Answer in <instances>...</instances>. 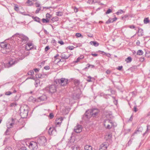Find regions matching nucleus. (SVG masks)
<instances>
[{
    "label": "nucleus",
    "instance_id": "nucleus-27",
    "mask_svg": "<svg viewBox=\"0 0 150 150\" xmlns=\"http://www.w3.org/2000/svg\"><path fill=\"white\" fill-rule=\"evenodd\" d=\"M58 18L57 16H55V17H54L51 19V22H52V23H54V22L55 21H58Z\"/></svg>",
    "mask_w": 150,
    "mask_h": 150
},
{
    "label": "nucleus",
    "instance_id": "nucleus-56",
    "mask_svg": "<svg viewBox=\"0 0 150 150\" xmlns=\"http://www.w3.org/2000/svg\"><path fill=\"white\" fill-rule=\"evenodd\" d=\"M79 83V81L77 80L74 81V83L76 85H78Z\"/></svg>",
    "mask_w": 150,
    "mask_h": 150
},
{
    "label": "nucleus",
    "instance_id": "nucleus-52",
    "mask_svg": "<svg viewBox=\"0 0 150 150\" xmlns=\"http://www.w3.org/2000/svg\"><path fill=\"white\" fill-rule=\"evenodd\" d=\"M56 15L58 16H61L62 15V14L60 12H56Z\"/></svg>",
    "mask_w": 150,
    "mask_h": 150
},
{
    "label": "nucleus",
    "instance_id": "nucleus-8",
    "mask_svg": "<svg viewBox=\"0 0 150 150\" xmlns=\"http://www.w3.org/2000/svg\"><path fill=\"white\" fill-rule=\"evenodd\" d=\"M57 82L62 86L66 85L68 83V79L64 78H62L57 80Z\"/></svg>",
    "mask_w": 150,
    "mask_h": 150
},
{
    "label": "nucleus",
    "instance_id": "nucleus-55",
    "mask_svg": "<svg viewBox=\"0 0 150 150\" xmlns=\"http://www.w3.org/2000/svg\"><path fill=\"white\" fill-rule=\"evenodd\" d=\"M143 30L141 28H139V30L137 32V33H139V32H140V33H141V35L142 36L143 35L142 34V33H143Z\"/></svg>",
    "mask_w": 150,
    "mask_h": 150
},
{
    "label": "nucleus",
    "instance_id": "nucleus-45",
    "mask_svg": "<svg viewBox=\"0 0 150 150\" xmlns=\"http://www.w3.org/2000/svg\"><path fill=\"white\" fill-rule=\"evenodd\" d=\"M76 37H82V35L80 33H77L76 34Z\"/></svg>",
    "mask_w": 150,
    "mask_h": 150
},
{
    "label": "nucleus",
    "instance_id": "nucleus-3",
    "mask_svg": "<svg viewBox=\"0 0 150 150\" xmlns=\"http://www.w3.org/2000/svg\"><path fill=\"white\" fill-rule=\"evenodd\" d=\"M17 35H19V36L17 38V41L18 44L23 45L26 43L28 40L29 38L27 36L22 34H19L18 33H16L13 36V37Z\"/></svg>",
    "mask_w": 150,
    "mask_h": 150
},
{
    "label": "nucleus",
    "instance_id": "nucleus-46",
    "mask_svg": "<svg viewBox=\"0 0 150 150\" xmlns=\"http://www.w3.org/2000/svg\"><path fill=\"white\" fill-rule=\"evenodd\" d=\"M99 95L100 96H103L104 98L106 94H105L103 92H100L99 93Z\"/></svg>",
    "mask_w": 150,
    "mask_h": 150
},
{
    "label": "nucleus",
    "instance_id": "nucleus-33",
    "mask_svg": "<svg viewBox=\"0 0 150 150\" xmlns=\"http://www.w3.org/2000/svg\"><path fill=\"white\" fill-rule=\"evenodd\" d=\"M143 54V51L141 50H139L137 52V54L139 55H142Z\"/></svg>",
    "mask_w": 150,
    "mask_h": 150
},
{
    "label": "nucleus",
    "instance_id": "nucleus-31",
    "mask_svg": "<svg viewBox=\"0 0 150 150\" xmlns=\"http://www.w3.org/2000/svg\"><path fill=\"white\" fill-rule=\"evenodd\" d=\"M125 61L127 63L130 62L132 61V58L131 57H129L125 59Z\"/></svg>",
    "mask_w": 150,
    "mask_h": 150
},
{
    "label": "nucleus",
    "instance_id": "nucleus-10",
    "mask_svg": "<svg viewBox=\"0 0 150 150\" xmlns=\"http://www.w3.org/2000/svg\"><path fill=\"white\" fill-rule=\"evenodd\" d=\"M25 48L28 51H29L33 49H36V47H35L34 45L31 42H28L26 45Z\"/></svg>",
    "mask_w": 150,
    "mask_h": 150
},
{
    "label": "nucleus",
    "instance_id": "nucleus-1",
    "mask_svg": "<svg viewBox=\"0 0 150 150\" xmlns=\"http://www.w3.org/2000/svg\"><path fill=\"white\" fill-rule=\"evenodd\" d=\"M99 112V110L97 108L88 110L86 111L82 117L83 121L85 122L86 123L88 122L91 117H96Z\"/></svg>",
    "mask_w": 150,
    "mask_h": 150
},
{
    "label": "nucleus",
    "instance_id": "nucleus-47",
    "mask_svg": "<svg viewBox=\"0 0 150 150\" xmlns=\"http://www.w3.org/2000/svg\"><path fill=\"white\" fill-rule=\"evenodd\" d=\"M88 79H87V81L88 82H90L92 81L91 80V79L92 78L90 76H88L87 77Z\"/></svg>",
    "mask_w": 150,
    "mask_h": 150
},
{
    "label": "nucleus",
    "instance_id": "nucleus-50",
    "mask_svg": "<svg viewBox=\"0 0 150 150\" xmlns=\"http://www.w3.org/2000/svg\"><path fill=\"white\" fill-rule=\"evenodd\" d=\"M12 93H11L10 91H8L6 92L5 93V94L7 96H9L11 95Z\"/></svg>",
    "mask_w": 150,
    "mask_h": 150
},
{
    "label": "nucleus",
    "instance_id": "nucleus-4",
    "mask_svg": "<svg viewBox=\"0 0 150 150\" xmlns=\"http://www.w3.org/2000/svg\"><path fill=\"white\" fill-rule=\"evenodd\" d=\"M104 126L107 129H110L112 127H114L116 126L117 124L114 122H113L112 121L109 119H106L104 120Z\"/></svg>",
    "mask_w": 150,
    "mask_h": 150
},
{
    "label": "nucleus",
    "instance_id": "nucleus-15",
    "mask_svg": "<svg viewBox=\"0 0 150 150\" xmlns=\"http://www.w3.org/2000/svg\"><path fill=\"white\" fill-rule=\"evenodd\" d=\"M48 132L50 135H54L56 133V130L54 127H50L48 130Z\"/></svg>",
    "mask_w": 150,
    "mask_h": 150
},
{
    "label": "nucleus",
    "instance_id": "nucleus-23",
    "mask_svg": "<svg viewBox=\"0 0 150 150\" xmlns=\"http://www.w3.org/2000/svg\"><path fill=\"white\" fill-rule=\"evenodd\" d=\"M32 18L33 19L34 21L41 23L40 19L39 17H34V16H33L32 17Z\"/></svg>",
    "mask_w": 150,
    "mask_h": 150
},
{
    "label": "nucleus",
    "instance_id": "nucleus-2",
    "mask_svg": "<svg viewBox=\"0 0 150 150\" xmlns=\"http://www.w3.org/2000/svg\"><path fill=\"white\" fill-rule=\"evenodd\" d=\"M18 59L15 58H9L8 59L5 63L1 65L5 68H9L15 65L18 62Z\"/></svg>",
    "mask_w": 150,
    "mask_h": 150
},
{
    "label": "nucleus",
    "instance_id": "nucleus-54",
    "mask_svg": "<svg viewBox=\"0 0 150 150\" xmlns=\"http://www.w3.org/2000/svg\"><path fill=\"white\" fill-rule=\"evenodd\" d=\"M44 69L46 70H48L50 69V67L49 66H46L44 67Z\"/></svg>",
    "mask_w": 150,
    "mask_h": 150
},
{
    "label": "nucleus",
    "instance_id": "nucleus-43",
    "mask_svg": "<svg viewBox=\"0 0 150 150\" xmlns=\"http://www.w3.org/2000/svg\"><path fill=\"white\" fill-rule=\"evenodd\" d=\"M111 96V95L110 94H106L104 96V98L105 99H107L109 98Z\"/></svg>",
    "mask_w": 150,
    "mask_h": 150
},
{
    "label": "nucleus",
    "instance_id": "nucleus-51",
    "mask_svg": "<svg viewBox=\"0 0 150 150\" xmlns=\"http://www.w3.org/2000/svg\"><path fill=\"white\" fill-rule=\"evenodd\" d=\"M136 92L135 91H133L130 94H132V96L133 97L135 96H136Z\"/></svg>",
    "mask_w": 150,
    "mask_h": 150
},
{
    "label": "nucleus",
    "instance_id": "nucleus-41",
    "mask_svg": "<svg viewBox=\"0 0 150 150\" xmlns=\"http://www.w3.org/2000/svg\"><path fill=\"white\" fill-rule=\"evenodd\" d=\"M12 123H11L10 124V125L11 126V127L10 128H11V127L14 124V121H15V120H16L17 121H18V120H17L16 119L14 120V119H13V118H12Z\"/></svg>",
    "mask_w": 150,
    "mask_h": 150
},
{
    "label": "nucleus",
    "instance_id": "nucleus-16",
    "mask_svg": "<svg viewBox=\"0 0 150 150\" xmlns=\"http://www.w3.org/2000/svg\"><path fill=\"white\" fill-rule=\"evenodd\" d=\"M47 98V96L45 95H43L41 96L38 97L37 99V100L38 102H40L45 101Z\"/></svg>",
    "mask_w": 150,
    "mask_h": 150
},
{
    "label": "nucleus",
    "instance_id": "nucleus-14",
    "mask_svg": "<svg viewBox=\"0 0 150 150\" xmlns=\"http://www.w3.org/2000/svg\"><path fill=\"white\" fill-rule=\"evenodd\" d=\"M82 130V127L80 125H78L74 129V131L76 133L80 132Z\"/></svg>",
    "mask_w": 150,
    "mask_h": 150
},
{
    "label": "nucleus",
    "instance_id": "nucleus-22",
    "mask_svg": "<svg viewBox=\"0 0 150 150\" xmlns=\"http://www.w3.org/2000/svg\"><path fill=\"white\" fill-rule=\"evenodd\" d=\"M129 14H127L124 15L123 16H122L121 17V19L123 20L124 21H125L126 20L127 18H128V17L129 16Z\"/></svg>",
    "mask_w": 150,
    "mask_h": 150
},
{
    "label": "nucleus",
    "instance_id": "nucleus-6",
    "mask_svg": "<svg viewBox=\"0 0 150 150\" xmlns=\"http://www.w3.org/2000/svg\"><path fill=\"white\" fill-rule=\"evenodd\" d=\"M37 143L40 146L45 145L46 143V139L44 137H40L37 139Z\"/></svg>",
    "mask_w": 150,
    "mask_h": 150
},
{
    "label": "nucleus",
    "instance_id": "nucleus-57",
    "mask_svg": "<svg viewBox=\"0 0 150 150\" xmlns=\"http://www.w3.org/2000/svg\"><path fill=\"white\" fill-rule=\"evenodd\" d=\"M40 10L41 8H38L35 11L36 13H38Z\"/></svg>",
    "mask_w": 150,
    "mask_h": 150
},
{
    "label": "nucleus",
    "instance_id": "nucleus-34",
    "mask_svg": "<svg viewBox=\"0 0 150 150\" xmlns=\"http://www.w3.org/2000/svg\"><path fill=\"white\" fill-rule=\"evenodd\" d=\"M97 1H94V0H88L87 1V3L90 4H92L93 3H97Z\"/></svg>",
    "mask_w": 150,
    "mask_h": 150
},
{
    "label": "nucleus",
    "instance_id": "nucleus-58",
    "mask_svg": "<svg viewBox=\"0 0 150 150\" xmlns=\"http://www.w3.org/2000/svg\"><path fill=\"white\" fill-rule=\"evenodd\" d=\"M49 117L50 119H52L54 117V115L52 113H50L49 115Z\"/></svg>",
    "mask_w": 150,
    "mask_h": 150
},
{
    "label": "nucleus",
    "instance_id": "nucleus-11",
    "mask_svg": "<svg viewBox=\"0 0 150 150\" xmlns=\"http://www.w3.org/2000/svg\"><path fill=\"white\" fill-rule=\"evenodd\" d=\"M17 55L18 57L15 58L18 59H19L18 62H19L20 60H22L24 59L26 56L24 55V52L23 51H18L17 52Z\"/></svg>",
    "mask_w": 150,
    "mask_h": 150
},
{
    "label": "nucleus",
    "instance_id": "nucleus-29",
    "mask_svg": "<svg viewBox=\"0 0 150 150\" xmlns=\"http://www.w3.org/2000/svg\"><path fill=\"white\" fill-rule=\"evenodd\" d=\"M84 57L83 55H81L79 57L77 58L76 60L75 61V62H78L80 60L83 59Z\"/></svg>",
    "mask_w": 150,
    "mask_h": 150
},
{
    "label": "nucleus",
    "instance_id": "nucleus-20",
    "mask_svg": "<svg viewBox=\"0 0 150 150\" xmlns=\"http://www.w3.org/2000/svg\"><path fill=\"white\" fill-rule=\"evenodd\" d=\"M90 43L91 45L95 47H97L99 45V43L96 41H91L90 42Z\"/></svg>",
    "mask_w": 150,
    "mask_h": 150
},
{
    "label": "nucleus",
    "instance_id": "nucleus-36",
    "mask_svg": "<svg viewBox=\"0 0 150 150\" xmlns=\"http://www.w3.org/2000/svg\"><path fill=\"white\" fill-rule=\"evenodd\" d=\"M144 23L147 24L150 22V21L148 18H146L144 19Z\"/></svg>",
    "mask_w": 150,
    "mask_h": 150
},
{
    "label": "nucleus",
    "instance_id": "nucleus-61",
    "mask_svg": "<svg viewBox=\"0 0 150 150\" xmlns=\"http://www.w3.org/2000/svg\"><path fill=\"white\" fill-rule=\"evenodd\" d=\"M50 49V47H49V46H46V47H45V51L46 52L49 49Z\"/></svg>",
    "mask_w": 150,
    "mask_h": 150
},
{
    "label": "nucleus",
    "instance_id": "nucleus-17",
    "mask_svg": "<svg viewBox=\"0 0 150 150\" xmlns=\"http://www.w3.org/2000/svg\"><path fill=\"white\" fill-rule=\"evenodd\" d=\"M143 130V128L141 126H138L137 128V130L135 131L134 133L132 135V137L134 136L135 134H138L140 132H142Z\"/></svg>",
    "mask_w": 150,
    "mask_h": 150
},
{
    "label": "nucleus",
    "instance_id": "nucleus-60",
    "mask_svg": "<svg viewBox=\"0 0 150 150\" xmlns=\"http://www.w3.org/2000/svg\"><path fill=\"white\" fill-rule=\"evenodd\" d=\"M122 67H123L122 66H119L117 68V69L119 70L120 71L122 69Z\"/></svg>",
    "mask_w": 150,
    "mask_h": 150
},
{
    "label": "nucleus",
    "instance_id": "nucleus-64",
    "mask_svg": "<svg viewBox=\"0 0 150 150\" xmlns=\"http://www.w3.org/2000/svg\"><path fill=\"white\" fill-rule=\"evenodd\" d=\"M129 27L131 29H134L135 28V27L133 25H130Z\"/></svg>",
    "mask_w": 150,
    "mask_h": 150
},
{
    "label": "nucleus",
    "instance_id": "nucleus-44",
    "mask_svg": "<svg viewBox=\"0 0 150 150\" xmlns=\"http://www.w3.org/2000/svg\"><path fill=\"white\" fill-rule=\"evenodd\" d=\"M112 12V10L110 9H109L107 10L106 12H105V14H108Z\"/></svg>",
    "mask_w": 150,
    "mask_h": 150
},
{
    "label": "nucleus",
    "instance_id": "nucleus-62",
    "mask_svg": "<svg viewBox=\"0 0 150 150\" xmlns=\"http://www.w3.org/2000/svg\"><path fill=\"white\" fill-rule=\"evenodd\" d=\"M58 42L61 45H63L64 44V43L62 40L59 41Z\"/></svg>",
    "mask_w": 150,
    "mask_h": 150
},
{
    "label": "nucleus",
    "instance_id": "nucleus-12",
    "mask_svg": "<svg viewBox=\"0 0 150 150\" xmlns=\"http://www.w3.org/2000/svg\"><path fill=\"white\" fill-rule=\"evenodd\" d=\"M28 111L27 109H23L20 113V115L22 118H26L28 115Z\"/></svg>",
    "mask_w": 150,
    "mask_h": 150
},
{
    "label": "nucleus",
    "instance_id": "nucleus-19",
    "mask_svg": "<svg viewBox=\"0 0 150 150\" xmlns=\"http://www.w3.org/2000/svg\"><path fill=\"white\" fill-rule=\"evenodd\" d=\"M147 129L145 132L143 134V136H144L146 134H147L149 132V130H150V125H147Z\"/></svg>",
    "mask_w": 150,
    "mask_h": 150
},
{
    "label": "nucleus",
    "instance_id": "nucleus-59",
    "mask_svg": "<svg viewBox=\"0 0 150 150\" xmlns=\"http://www.w3.org/2000/svg\"><path fill=\"white\" fill-rule=\"evenodd\" d=\"M68 48L69 50H73L74 49V47L73 46H69L68 47Z\"/></svg>",
    "mask_w": 150,
    "mask_h": 150
},
{
    "label": "nucleus",
    "instance_id": "nucleus-5",
    "mask_svg": "<svg viewBox=\"0 0 150 150\" xmlns=\"http://www.w3.org/2000/svg\"><path fill=\"white\" fill-rule=\"evenodd\" d=\"M44 91L50 93H53L56 91V86L54 85L49 86L45 88Z\"/></svg>",
    "mask_w": 150,
    "mask_h": 150
},
{
    "label": "nucleus",
    "instance_id": "nucleus-40",
    "mask_svg": "<svg viewBox=\"0 0 150 150\" xmlns=\"http://www.w3.org/2000/svg\"><path fill=\"white\" fill-rule=\"evenodd\" d=\"M17 105L16 102H14L13 103H11L10 104V106L11 107H15V106Z\"/></svg>",
    "mask_w": 150,
    "mask_h": 150
},
{
    "label": "nucleus",
    "instance_id": "nucleus-30",
    "mask_svg": "<svg viewBox=\"0 0 150 150\" xmlns=\"http://www.w3.org/2000/svg\"><path fill=\"white\" fill-rule=\"evenodd\" d=\"M69 57V56L65 55L64 54H62L61 56H60L62 58H63L64 59H68Z\"/></svg>",
    "mask_w": 150,
    "mask_h": 150
},
{
    "label": "nucleus",
    "instance_id": "nucleus-32",
    "mask_svg": "<svg viewBox=\"0 0 150 150\" xmlns=\"http://www.w3.org/2000/svg\"><path fill=\"white\" fill-rule=\"evenodd\" d=\"M33 1L32 0H28L26 2V3L28 4V6H32L33 3L32 2V1Z\"/></svg>",
    "mask_w": 150,
    "mask_h": 150
},
{
    "label": "nucleus",
    "instance_id": "nucleus-25",
    "mask_svg": "<svg viewBox=\"0 0 150 150\" xmlns=\"http://www.w3.org/2000/svg\"><path fill=\"white\" fill-rule=\"evenodd\" d=\"M125 13V11H123V10L121 9H120L118 10V11L115 13L117 15H119L120 14L124 13Z\"/></svg>",
    "mask_w": 150,
    "mask_h": 150
},
{
    "label": "nucleus",
    "instance_id": "nucleus-28",
    "mask_svg": "<svg viewBox=\"0 0 150 150\" xmlns=\"http://www.w3.org/2000/svg\"><path fill=\"white\" fill-rule=\"evenodd\" d=\"M85 150H91L92 147L89 145H86L84 146Z\"/></svg>",
    "mask_w": 150,
    "mask_h": 150
},
{
    "label": "nucleus",
    "instance_id": "nucleus-24",
    "mask_svg": "<svg viewBox=\"0 0 150 150\" xmlns=\"http://www.w3.org/2000/svg\"><path fill=\"white\" fill-rule=\"evenodd\" d=\"M28 100L30 101H32L33 102H34L35 101H37V99L34 98L32 96H31L29 97L28 99Z\"/></svg>",
    "mask_w": 150,
    "mask_h": 150
},
{
    "label": "nucleus",
    "instance_id": "nucleus-13",
    "mask_svg": "<svg viewBox=\"0 0 150 150\" xmlns=\"http://www.w3.org/2000/svg\"><path fill=\"white\" fill-rule=\"evenodd\" d=\"M109 145V144L108 142H103L100 145L99 149L100 150L101 149L106 150Z\"/></svg>",
    "mask_w": 150,
    "mask_h": 150
},
{
    "label": "nucleus",
    "instance_id": "nucleus-38",
    "mask_svg": "<svg viewBox=\"0 0 150 150\" xmlns=\"http://www.w3.org/2000/svg\"><path fill=\"white\" fill-rule=\"evenodd\" d=\"M42 22L43 23H47L49 21V19H48L47 18H43L42 19Z\"/></svg>",
    "mask_w": 150,
    "mask_h": 150
},
{
    "label": "nucleus",
    "instance_id": "nucleus-21",
    "mask_svg": "<svg viewBox=\"0 0 150 150\" xmlns=\"http://www.w3.org/2000/svg\"><path fill=\"white\" fill-rule=\"evenodd\" d=\"M10 51V50H6V49H3L1 50V52L4 54H8Z\"/></svg>",
    "mask_w": 150,
    "mask_h": 150
},
{
    "label": "nucleus",
    "instance_id": "nucleus-39",
    "mask_svg": "<svg viewBox=\"0 0 150 150\" xmlns=\"http://www.w3.org/2000/svg\"><path fill=\"white\" fill-rule=\"evenodd\" d=\"M112 19L109 18L106 22V24H109L110 23H112Z\"/></svg>",
    "mask_w": 150,
    "mask_h": 150
},
{
    "label": "nucleus",
    "instance_id": "nucleus-35",
    "mask_svg": "<svg viewBox=\"0 0 150 150\" xmlns=\"http://www.w3.org/2000/svg\"><path fill=\"white\" fill-rule=\"evenodd\" d=\"M113 99V102L115 105H117V100L113 96H112Z\"/></svg>",
    "mask_w": 150,
    "mask_h": 150
},
{
    "label": "nucleus",
    "instance_id": "nucleus-48",
    "mask_svg": "<svg viewBox=\"0 0 150 150\" xmlns=\"http://www.w3.org/2000/svg\"><path fill=\"white\" fill-rule=\"evenodd\" d=\"M4 150H12V148L9 146H6L4 149Z\"/></svg>",
    "mask_w": 150,
    "mask_h": 150
},
{
    "label": "nucleus",
    "instance_id": "nucleus-53",
    "mask_svg": "<svg viewBox=\"0 0 150 150\" xmlns=\"http://www.w3.org/2000/svg\"><path fill=\"white\" fill-rule=\"evenodd\" d=\"M19 150H27V149L25 146H22L20 148Z\"/></svg>",
    "mask_w": 150,
    "mask_h": 150
},
{
    "label": "nucleus",
    "instance_id": "nucleus-26",
    "mask_svg": "<svg viewBox=\"0 0 150 150\" xmlns=\"http://www.w3.org/2000/svg\"><path fill=\"white\" fill-rule=\"evenodd\" d=\"M40 81L38 79H36L35 81V85L36 87L38 86V85L40 83Z\"/></svg>",
    "mask_w": 150,
    "mask_h": 150
},
{
    "label": "nucleus",
    "instance_id": "nucleus-18",
    "mask_svg": "<svg viewBox=\"0 0 150 150\" xmlns=\"http://www.w3.org/2000/svg\"><path fill=\"white\" fill-rule=\"evenodd\" d=\"M74 144V141H73V140L71 139L69 141H68L67 144V146H68L69 147H70L73 145Z\"/></svg>",
    "mask_w": 150,
    "mask_h": 150
},
{
    "label": "nucleus",
    "instance_id": "nucleus-37",
    "mask_svg": "<svg viewBox=\"0 0 150 150\" xmlns=\"http://www.w3.org/2000/svg\"><path fill=\"white\" fill-rule=\"evenodd\" d=\"M34 74V72L33 70H30L28 73V74L29 75L33 76Z\"/></svg>",
    "mask_w": 150,
    "mask_h": 150
},
{
    "label": "nucleus",
    "instance_id": "nucleus-42",
    "mask_svg": "<svg viewBox=\"0 0 150 150\" xmlns=\"http://www.w3.org/2000/svg\"><path fill=\"white\" fill-rule=\"evenodd\" d=\"M52 16L51 15H50L49 13H47L46 14V18L48 19H50Z\"/></svg>",
    "mask_w": 150,
    "mask_h": 150
},
{
    "label": "nucleus",
    "instance_id": "nucleus-9",
    "mask_svg": "<svg viewBox=\"0 0 150 150\" xmlns=\"http://www.w3.org/2000/svg\"><path fill=\"white\" fill-rule=\"evenodd\" d=\"M29 147L33 150H36L38 148V143L37 142L32 141L29 143Z\"/></svg>",
    "mask_w": 150,
    "mask_h": 150
},
{
    "label": "nucleus",
    "instance_id": "nucleus-49",
    "mask_svg": "<svg viewBox=\"0 0 150 150\" xmlns=\"http://www.w3.org/2000/svg\"><path fill=\"white\" fill-rule=\"evenodd\" d=\"M14 9L16 11H19V7L17 5H16L14 6Z\"/></svg>",
    "mask_w": 150,
    "mask_h": 150
},
{
    "label": "nucleus",
    "instance_id": "nucleus-63",
    "mask_svg": "<svg viewBox=\"0 0 150 150\" xmlns=\"http://www.w3.org/2000/svg\"><path fill=\"white\" fill-rule=\"evenodd\" d=\"M36 6L37 7H39L40 6V4L38 2H36L35 3Z\"/></svg>",
    "mask_w": 150,
    "mask_h": 150
},
{
    "label": "nucleus",
    "instance_id": "nucleus-7",
    "mask_svg": "<svg viewBox=\"0 0 150 150\" xmlns=\"http://www.w3.org/2000/svg\"><path fill=\"white\" fill-rule=\"evenodd\" d=\"M6 40H5L4 41L0 42V46L2 49L10 50L11 46L9 43L6 42Z\"/></svg>",
    "mask_w": 150,
    "mask_h": 150
}]
</instances>
